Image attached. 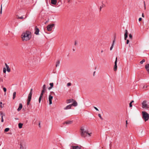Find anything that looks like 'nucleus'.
I'll return each instance as SVG.
<instances>
[{
	"mask_svg": "<svg viewBox=\"0 0 149 149\" xmlns=\"http://www.w3.org/2000/svg\"><path fill=\"white\" fill-rule=\"evenodd\" d=\"M94 108L96 111H99V110L96 107H94Z\"/></svg>",
	"mask_w": 149,
	"mask_h": 149,
	"instance_id": "obj_40",
	"label": "nucleus"
},
{
	"mask_svg": "<svg viewBox=\"0 0 149 149\" xmlns=\"http://www.w3.org/2000/svg\"><path fill=\"white\" fill-rule=\"evenodd\" d=\"M147 70L149 72V64H147L145 66Z\"/></svg>",
	"mask_w": 149,
	"mask_h": 149,
	"instance_id": "obj_20",
	"label": "nucleus"
},
{
	"mask_svg": "<svg viewBox=\"0 0 149 149\" xmlns=\"http://www.w3.org/2000/svg\"><path fill=\"white\" fill-rule=\"evenodd\" d=\"M127 120L126 121V127H127Z\"/></svg>",
	"mask_w": 149,
	"mask_h": 149,
	"instance_id": "obj_50",
	"label": "nucleus"
},
{
	"mask_svg": "<svg viewBox=\"0 0 149 149\" xmlns=\"http://www.w3.org/2000/svg\"><path fill=\"white\" fill-rule=\"evenodd\" d=\"M22 107V104L20 103L19 104V107L17 109L18 111H20Z\"/></svg>",
	"mask_w": 149,
	"mask_h": 149,
	"instance_id": "obj_13",
	"label": "nucleus"
},
{
	"mask_svg": "<svg viewBox=\"0 0 149 149\" xmlns=\"http://www.w3.org/2000/svg\"><path fill=\"white\" fill-rule=\"evenodd\" d=\"M117 58L116 57V60H115V61L114 63L115 65H114V68H113L114 70L115 71H116V70H117Z\"/></svg>",
	"mask_w": 149,
	"mask_h": 149,
	"instance_id": "obj_6",
	"label": "nucleus"
},
{
	"mask_svg": "<svg viewBox=\"0 0 149 149\" xmlns=\"http://www.w3.org/2000/svg\"><path fill=\"white\" fill-rule=\"evenodd\" d=\"M0 107H1V108H3V106H2V102H0Z\"/></svg>",
	"mask_w": 149,
	"mask_h": 149,
	"instance_id": "obj_39",
	"label": "nucleus"
},
{
	"mask_svg": "<svg viewBox=\"0 0 149 149\" xmlns=\"http://www.w3.org/2000/svg\"><path fill=\"white\" fill-rule=\"evenodd\" d=\"M101 52H102V53L103 52V50H102L101 51Z\"/></svg>",
	"mask_w": 149,
	"mask_h": 149,
	"instance_id": "obj_58",
	"label": "nucleus"
},
{
	"mask_svg": "<svg viewBox=\"0 0 149 149\" xmlns=\"http://www.w3.org/2000/svg\"><path fill=\"white\" fill-rule=\"evenodd\" d=\"M73 103L71 104L72 106H73L74 107H76L77 105V103L75 101L73 100Z\"/></svg>",
	"mask_w": 149,
	"mask_h": 149,
	"instance_id": "obj_15",
	"label": "nucleus"
},
{
	"mask_svg": "<svg viewBox=\"0 0 149 149\" xmlns=\"http://www.w3.org/2000/svg\"><path fill=\"white\" fill-rule=\"evenodd\" d=\"M31 101L30 100H27V105H29V104L30 102Z\"/></svg>",
	"mask_w": 149,
	"mask_h": 149,
	"instance_id": "obj_33",
	"label": "nucleus"
},
{
	"mask_svg": "<svg viewBox=\"0 0 149 149\" xmlns=\"http://www.w3.org/2000/svg\"><path fill=\"white\" fill-rule=\"evenodd\" d=\"M72 106V105L70 104L68 106H67L65 107L64 108V110H67L68 109H71V107Z\"/></svg>",
	"mask_w": 149,
	"mask_h": 149,
	"instance_id": "obj_12",
	"label": "nucleus"
},
{
	"mask_svg": "<svg viewBox=\"0 0 149 149\" xmlns=\"http://www.w3.org/2000/svg\"><path fill=\"white\" fill-rule=\"evenodd\" d=\"M5 65L6 67L7 68V71L8 72H10V68L9 66L6 63H5Z\"/></svg>",
	"mask_w": 149,
	"mask_h": 149,
	"instance_id": "obj_11",
	"label": "nucleus"
},
{
	"mask_svg": "<svg viewBox=\"0 0 149 149\" xmlns=\"http://www.w3.org/2000/svg\"><path fill=\"white\" fill-rule=\"evenodd\" d=\"M9 130V128H6L5 129L4 131L5 132H7Z\"/></svg>",
	"mask_w": 149,
	"mask_h": 149,
	"instance_id": "obj_27",
	"label": "nucleus"
},
{
	"mask_svg": "<svg viewBox=\"0 0 149 149\" xmlns=\"http://www.w3.org/2000/svg\"><path fill=\"white\" fill-rule=\"evenodd\" d=\"M23 124L21 123H19L18 124V127L19 128L21 129L22 127Z\"/></svg>",
	"mask_w": 149,
	"mask_h": 149,
	"instance_id": "obj_23",
	"label": "nucleus"
},
{
	"mask_svg": "<svg viewBox=\"0 0 149 149\" xmlns=\"http://www.w3.org/2000/svg\"><path fill=\"white\" fill-rule=\"evenodd\" d=\"M16 93L15 92H14L13 94V99H14L16 97Z\"/></svg>",
	"mask_w": 149,
	"mask_h": 149,
	"instance_id": "obj_21",
	"label": "nucleus"
},
{
	"mask_svg": "<svg viewBox=\"0 0 149 149\" xmlns=\"http://www.w3.org/2000/svg\"><path fill=\"white\" fill-rule=\"evenodd\" d=\"M128 31L127 30H125V33L124 34V39L126 40L128 37Z\"/></svg>",
	"mask_w": 149,
	"mask_h": 149,
	"instance_id": "obj_8",
	"label": "nucleus"
},
{
	"mask_svg": "<svg viewBox=\"0 0 149 149\" xmlns=\"http://www.w3.org/2000/svg\"><path fill=\"white\" fill-rule=\"evenodd\" d=\"M129 47H130V44H129Z\"/></svg>",
	"mask_w": 149,
	"mask_h": 149,
	"instance_id": "obj_59",
	"label": "nucleus"
},
{
	"mask_svg": "<svg viewBox=\"0 0 149 149\" xmlns=\"http://www.w3.org/2000/svg\"><path fill=\"white\" fill-rule=\"evenodd\" d=\"M23 149H26V148H23Z\"/></svg>",
	"mask_w": 149,
	"mask_h": 149,
	"instance_id": "obj_60",
	"label": "nucleus"
},
{
	"mask_svg": "<svg viewBox=\"0 0 149 149\" xmlns=\"http://www.w3.org/2000/svg\"><path fill=\"white\" fill-rule=\"evenodd\" d=\"M71 83H68L67 84V86H69L71 85Z\"/></svg>",
	"mask_w": 149,
	"mask_h": 149,
	"instance_id": "obj_32",
	"label": "nucleus"
},
{
	"mask_svg": "<svg viewBox=\"0 0 149 149\" xmlns=\"http://www.w3.org/2000/svg\"><path fill=\"white\" fill-rule=\"evenodd\" d=\"M80 134L81 136L84 138L89 137L91 136V132L89 133L87 130H86L84 127H82L80 129Z\"/></svg>",
	"mask_w": 149,
	"mask_h": 149,
	"instance_id": "obj_1",
	"label": "nucleus"
},
{
	"mask_svg": "<svg viewBox=\"0 0 149 149\" xmlns=\"http://www.w3.org/2000/svg\"><path fill=\"white\" fill-rule=\"evenodd\" d=\"M32 94H31V93H29L28 95V100H31Z\"/></svg>",
	"mask_w": 149,
	"mask_h": 149,
	"instance_id": "obj_18",
	"label": "nucleus"
},
{
	"mask_svg": "<svg viewBox=\"0 0 149 149\" xmlns=\"http://www.w3.org/2000/svg\"><path fill=\"white\" fill-rule=\"evenodd\" d=\"M2 5L1 4V10H0V14H2Z\"/></svg>",
	"mask_w": 149,
	"mask_h": 149,
	"instance_id": "obj_28",
	"label": "nucleus"
},
{
	"mask_svg": "<svg viewBox=\"0 0 149 149\" xmlns=\"http://www.w3.org/2000/svg\"><path fill=\"white\" fill-rule=\"evenodd\" d=\"M6 68H3V72L4 73H6Z\"/></svg>",
	"mask_w": 149,
	"mask_h": 149,
	"instance_id": "obj_30",
	"label": "nucleus"
},
{
	"mask_svg": "<svg viewBox=\"0 0 149 149\" xmlns=\"http://www.w3.org/2000/svg\"><path fill=\"white\" fill-rule=\"evenodd\" d=\"M142 107L143 108H148L146 101H144L142 103Z\"/></svg>",
	"mask_w": 149,
	"mask_h": 149,
	"instance_id": "obj_5",
	"label": "nucleus"
},
{
	"mask_svg": "<svg viewBox=\"0 0 149 149\" xmlns=\"http://www.w3.org/2000/svg\"><path fill=\"white\" fill-rule=\"evenodd\" d=\"M16 16H17V18L18 19H23L24 18L23 16H22L21 17H19V16L17 15Z\"/></svg>",
	"mask_w": 149,
	"mask_h": 149,
	"instance_id": "obj_22",
	"label": "nucleus"
},
{
	"mask_svg": "<svg viewBox=\"0 0 149 149\" xmlns=\"http://www.w3.org/2000/svg\"><path fill=\"white\" fill-rule=\"evenodd\" d=\"M49 85H50V86H51V88H52V87H53V83H50L49 84Z\"/></svg>",
	"mask_w": 149,
	"mask_h": 149,
	"instance_id": "obj_29",
	"label": "nucleus"
},
{
	"mask_svg": "<svg viewBox=\"0 0 149 149\" xmlns=\"http://www.w3.org/2000/svg\"><path fill=\"white\" fill-rule=\"evenodd\" d=\"M101 9H102V7L101 6H100V10H101Z\"/></svg>",
	"mask_w": 149,
	"mask_h": 149,
	"instance_id": "obj_56",
	"label": "nucleus"
},
{
	"mask_svg": "<svg viewBox=\"0 0 149 149\" xmlns=\"http://www.w3.org/2000/svg\"><path fill=\"white\" fill-rule=\"evenodd\" d=\"M60 63V61H58L56 63V67H57V66H58L59 65V64Z\"/></svg>",
	"mask_w": 149,
	"mask_h": 149,
	"instance_id": "obj_24",
	"label": "nucleus"
},
{
	"mask_svg": "<svg viewBox=\"0 0 149 149\" xmlns=\"http://www.w3.org/2000/svg\"><path fill=\"white\" fill-rule=\"evenodd\" d=\"M3 91L4 92H6V91L7 90H6V88L4 87V88H3Z\"/></svg>",
	"mask_w": 149,
	"mask_h": 149,
	"instance_id": "obj_36",
	"label": "nucleus"
},
{
	"mask_svg": "<svg viewBox=\"0 0 149 149\" xmlns=\"http://www.w3.org/2000/svg\"><path fill=\"white\" fill-rule=\"evenodd\" d=\"M77 42L76 41H75V43H74V45H77Z\"/></svg>",
	"mask_w": 149,
	"mask_h": 149,
	"instance_id": "obj_47",
	"label": "nucleus"
},
{
	"mask_svg": "<svg viewBox=\"0 0 149 149\" xmlns=\"http://www.w3.org/2000/svg\"><path fill=\"white\" fill-rule=\"evenodd\" d=\"M54 24H50L48 25L47 26V29L48 31H52V28L54 26Z\"/></svg>",
	"mask_w": 149,
	"mask_h": 149,
	"instance_id": "obj_4",
	"label": "nucleus"
},
{
	"mask_svg": "<svg viewBox=\"0 0 149 149\" xmlns=\"http://www.w3.org/2000/svg\"><path fill=\"white\" fill-rule=\"evenodd\" d=\"M144 6H145V9L146 8V7H145V2L144 1Z\"/></svg>",
	"mask_w": 149,
	"mask_h": 149,
	"instance_id": "obj_53",
	"label": "nucleus"
},
{
	"mask_svg": "<svg viewBox=\"0 0 149 149\" xmlns=\"http://www.w3.org/2000/svg\"><path fill=\"white\" fill-rule=\"evenodd\" d=\"M38 125H39V127H40L41 126H40V123H39Z\"/></svg>",
	"mask_w": 149,
	"mask_h": 149,
	"instance_id": "obj_49",
	"label": "nucleus"
},
{
	"mask_svg": "<svg viewBox=\"0 0 149 149\" xmlns=\"http://www.w3.org/2000/svg\"><path fill=\"white\" fill-rule=\"evenodd\" d=\"M6 93H5V95H6Z\"/></svg>",
	"mask_w": 149,
	"mask_h": 149,
	"instance_id": "obj_61",
	"label": "nucleus"
},
{
	"mask_svg": "<svg viewBox=\"0 0 149 149\" xmlns=\"http://www.w3.org/2000/svg\"><path fill=\"white\" fill-rule=\"evenodd\" d=\"M51 88V86L49 88V89H51V88Z\"/></svg>",
	"mask_w": 149,
	"mask_h": 149,
	"instance_id": "obj_57",
	"label": "nucleus"
},
{
	"mask_svg": "<svg viewBox=\"0 0 149 149\" xmlns=\"http://www.w3.org/2000/svg\"><path fill=\"white\" fill-rule=\"evenodd\" d=\"M1 122H3V115H2L1 116Z\"/></svg>",
	"mask_w": 149,
	"mask_h": 149,
	"instance_id": "obj_37",
	"label": "nucleus"
},
{
	"mask_svg": "<svg viewBox=\"0 0 149 149\" xmlns=\"http://www.w3.org/2000/svg\"><path fill=\"white\" fill-rule=\"evenodd\" d=\"M132 103H130V107H132Z\"/></svg>",
	"mask_w": 149,
	"mask_h": 149,
	"instance_id": "obj_43",
	"label": "nucleus"
},
{
	"mask_svg": "<svg viewBox=\"0 0 149 149\" xmlns=\"http://www.w3.org/2000/svg\"><path fill=\"white\" fill-rule=\"evenodd\" d=\"M113 47V46H111L110 47V50L111 51L112 50Z\"/></svg>",
	"mask_w": 149,
	"mask_h": 149,
	"instance_id": "obj_42",
	"label": "nucleus"
},
{
	"mask_svg": "<svg viewBox=\"0 0 149 149\" xmlns=\"http://www.w3.org/2000/svg\"><path fill=\"white\" fill-rule=\"evenodd\" d=\"M143 118L145 120V121L148 120L149 118V114L146 112L143 111L142 112Z\"/></svg>",
	"mask_w": 149,
	"mask_h": 149,
	"instance_id": "obj_3",
	"label": "nucleus"
},
{
	"mask_svg": "<svg viewBox=\"0 0 149 149\" xmlns=\"http://www.w3.org/2000/svg\"><path fill=\"white\" fill-rule=\"evenodd\" d=\"M35 33L37 35H38L39 30L38 28L37 27H36L35 28Z\"/></svg>",
	"mask_w": 149,
	"mask_h": 149,
	"instance_id": "obj_10",
	"label": "nucleus"
},
{
	"mask_svg": "<svg viewBox=\"0 0 149 149\" xmlns=\"http://www.w3.org/2000/svg\"><path fill=\"white\" fill-rule=\"evenodd\" d=\"M51 3L53 5H56L57 3V0H51Z\"/></svg>",
	"mask_w": 149,
	"mask_h": 149,
	"instance_id": "obj_14",
	"label": "nucleus"
},
{
	"mask_svg": "<svg viewBox=\"0 0 149 149\" xmlns=\"http://www.w3.org/2000/svg\"><path fill=\"white\" fill-rule=\"evenodd\" d=\"M132 36L131 34H130L129 35V38H130L131 40L132 38Z\"/></svg>",
	"mask_w": 149,
	"mask_h": 149,
	"instance_id": "obj_31",
	"label": "nucleus"
},
{
	"mask_svg": "<svg viewBox=\"0 0 149 149\" xmlns=\"http://www.w3.org/2000/svg\"><path fill=\"white\" fill-rule=\"evenodd\" d=\"M129 40H127V42H126L127 44H128L129 43Z\"/></svg>",
	"mask_w": 149,
	"mask_h": 149,
	"instance_id": "obj_44",
	"label": "nucleus"
},
{
	"mask_svg": "<svg viewBox=\"0 0 149 149\" xmlns=\"http://www.w3.org/2000/svg\"><path fill=\"white\" fill-rule=\"evenodd\" d=\"M72 149H81V147L77 146H73Z\"/></svg>",
	"mask_w": 149,
	"mask_h": 149,
	"instance_id": "obj_9",
	"label": "nucleus"
},
{
	"mask_svg": "<svg viewBox=\"0 0 149 149\" xmlns=\"http://www.w3.org/2000/svg\"><path fill=\"white\" fill-rule=\"evenodd\" d=\"M0 114L1 115H3V112L1 111H0Z\"/></svg>",
	"mask_w": 149,
	"mask_h": 149,
	"instance_id": "obj_48",
	"label": "nucleus"
},
{
	"mask_svg": "<svg viewBox=\"0 0 149 149\" xmlns=\"http://www.w3.org/2000/svg\"><path fill=\"white\" fill-rule=\"evenodd\" d=\"M115 41V40H113V43H114Z\"/></svg>",
	"mask_w": 149,
	"mask_h": 149,
	"instance_id": "obj_55",
	"label": "nucleus"
},
{
	"mask_svg": "<svg viewBox=\"0 0 149 149\" xmlns=\"http://www.w3.org/2000/svg\"><path fill=\"white\" fill-rule=\"evenodd\" d=\"M148 86L144 85L143 86V88H147L148 87Z\"/></svg>",
	"mask_w": 149,
	"mask_h": 149,
	"instance_id": "obj_38",
	"label": "nucleus"
},
{
	"mask_svg": "<svg viewBox=\"0 0 149 149\" xmlns=\"http://www.w3.org/2000/svg\"><path fill=\"white\" fill-rule=\"evenodd\" d=\"M53 96L51 95H49V104H52V99L53 98Z\"/></svg>",
	"mask_w": 149,
	"mask_h": 149,
	"instance_id": "obj_7",
	"label": "nucleus"
},
{
	"mask_svg": "<svg viewBox=\"0 0 149 149\" xmlns=\"http://www.w3.org/2000/svg\"><path fill=\"white\" fill-rule=\"evenodd\" d=\"M141 20H142V18H141L140 17V18H139V21H141Z\"/></svg>",
	"mask_w": 149,
	"mask_h": 149,
	"instance_id": "obj_45",
	"label": "nucleus"
},
{
	"mask_svg": "<svg viewBox=\"0 0 149 149\" xmlns=\"http://www.w3.org/2000/svg\"><path fill=\"white\" fill-rule=\"evenodd\" d=\"M32 91H33V89L31 88L30 90V93H31V94H32Z\"/></svg>",
	"mask_w": 149,
	"mask_h": 149,
	"instance_id": "obj_41",
	"label": "nucleus"
},
{
	"mask_svg": "<svg viewBox=\"0 0 149 149\" xmlns=\"http://www.w3.org/2000/svg\"><path fill=\"white\" fill-rule=\"evenodd\" d=\"M133 102H134V101L132 100L130 103H132Z\"/></svg>",
	"mask_w": 149,
	"mask_h": 149,
	"instance_id": "obj_54",
	"label": "nucleus"
},
{
	"mask_svg": "<svg viewBox=\"0 0 149 149\" xmlns=\"http://www.w3.org/2000/svg\"><path fill=\"white\" fill-rule=\"evenodd\" d=\"M72 121L68 120L65 122V123H64V124H67L68 125L72 123Z\"/></svg>",
	"mask_w": 149,
	"mask_h": 149,
	"instance_id": "obj_19",
	"label": "nucleus"
},
{
	"mask_svg": "<svg viewBox=\"0 0 149 149\" xmlns=\"http://www.w3.org/2000/svg\"><path fill=\"white\" fill-rule=\"evenodd\" d=\"M42 90H46V85L45 84H44L42 87Z\"/></svg>",
	"mask_w": 149,
	"mask_h": 149,
	"instance_id": "obj_26",
	"label": "nucleus"
},
{
	"mask_svg": "<svg viewBox=\"0 0 149 149\" xmlns=\"http://www.w3.org/2000/svg\"><path fill=\"white\" fill-rule=\"evenodd\" d=\"M142 17H144V15H143V14H142Z\"/></svg>",
	"mask_w": 149,
	"mask_h": 149,
	"instance_id": "obj_51",
	"label": "nucleus"
},
{
	"mask_svg": "<svg viewBox=\"0 0 149 149\" xmlns=\"http://www.w3.org/2000/svg\"><path fill=\"white\" fill-rule=\"evenodd\" d=\"M114 43H112V46H114Z\"/></svg>",
	"mask_w": 149,
	"mask_h": 149,
	"instance_id": "obj_52",
	"label": "nucleus"
},
{
	"mask_svg": "<svg viewBox=\"0 0 149 149\" xmlns=\"http://www.w3.org/2000/svg\"><path fill=\"white\" fill-rule=\"evenodd\" d=\"M45 90H42V91H41V93H44L45 92Z\"/></svg>",
	"mask_w": 149,
	"mask_h": 149,
	"instance_id": "obj_46",
	"label": "nucleus"
},
{
	"mask_svg": "<svg viewBox=\"0 0 149 149\" xmlns=\"http://www.w3.org/2000/svg\"><path fill=\"white\" fill-rule=\"evenodd\" d=\"M73 99H68V100H66V103L67 104H69V103H71V102H73Z\"/></svg>",
	"mask_w": 149,
	"mask_h": 149,
	"instance_id": "obj_17",
	"label": "nucleus"
},
{
	"mask_svg": "<svg viewBox=\"0 0 149 149\" xmlns=\"http://www.w3.org/2000/svg\"><path fill=\"white\" fill-rule=\"evenodd\" d=\"M20 148L21 149H23V148H25L23 147V146L21 144L20 145Z\"/></svg>",
	"mask_w": 149,
	"mask_h": 149,
	"instance_id": "obj_35",
	"label": "nucleus"
},
{
	"mask_svg": "<svg viewBox=\"0 0 149 149\" xmlns=\"http://www.w3.org/2000/svg\"><path fill=\"white\" fill-rule=\"evenodd\" d=\"M145 61V60L144 59H143L141 61H140V63L141 64H142Z\"/></svg>",
	"mask_w": 149,
	"mask_h": 149,
	"instance_id": "obj_25",
	"label": "nucleus"
},
{
	"mask_svg": "<svg viewBox=\"0 0 149 149\" xmlns=\"http://www.w3.org/2000/svg\"><path fill=\"white\" fill-rule=\"evenodd\" d=\"M43 93H41L40 97L39 99V102L40 103V101L41 100L42 98V97L43 95Z\"/></svg>",
	"mask_w": 149,
	"mask_h": 149,
	"instance_id": "obj_16",
	"label": "nucleus"
},
{
	"mask_svg": "<svg viewBox=\"0 0 149 149\" xmlns=\"http://www.w3.org/2000/svg\"><path fill=\"white\" fill-rule=\"evenodd\" d=\"M30 33L26 31L22 33L21 35V38L23 41H27L30 40L31 37H29Z\"/></svg>",
	"mask_w": 149,
	"mask_h": 149,
	"instance_id": "obj_2",
	"label": "nucleus"
},
{
	"mask_svg": "<svg viewBox=\"0 0 149 149\" xmlns=\"http://www.w3.org/2000/svg\"><path fill=\"white\" fill-rule=\"evenodd\" d=\"M98 116L102 120V117L101 116L100 114H98Z\"/></svg>",
	"mask_w": 149,
	"mask_h": 149,
	"instance_id": "obj_34",
	"label": "nucleus"
}]
</instances>
